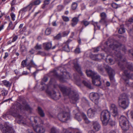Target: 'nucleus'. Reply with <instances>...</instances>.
Instances as JSON below:
<instances>
[{"instance_id":"nucleus-1","label":"nucleus","mask_w":133,"mask_h":133,"mask_svg":"<svg viewBox=\"0 0 133 133\" xmlns=\"http://www.w3.org/2000/svg\"><path fill=\"white\" fill-rule=\"evenodd\" d=\"M106 44L107 45H109L110 48L115 51V52H114L115 55L121 59L122 56L120 52L118 50L119 49H121L125 52L126 49L124 45L121 44L116 41L111 39H108Z\"/></svg>"},{"instance_id":"nucleus-2","label":"nucleus","mask_w":133,"mask_h":133,"mask_svg":"<svg viewBox=\"0 0 133 133\" xmlns=\"http://www.w3.org/2000/svg\"><path fill=\"white\" fill-rule=\"evenodd\" d=\"M31 109V108L26 103H23L22 105H21L20 103H17V105L15 106L14 108L11 109V112L10 111H8L3 115V116L10 115L15 116H21V115L19 114V110L20 111H22L24 110L30 111Z\"/></svg>"},{"instance_id":"nucleus-3","label":"nucleus","mask_w":133,"mask_h":133,"mask_svg":"<svg viewBox=\"0 0 133 133\" xmlns=\"http://www.w3.org/2000/svg\"><path fill=\"white\" fill-rule=\"evenodd\" d=\"M59 87L64 96H69L71 102L75 103L79 99L78 95L76 90H71L70 89L63 85H59Z\"/></svg>"},{"instance_id":"nucleus-4","label":"nucleus","mask_w":133,"mask_h":133,"mask_svg":"<svg viewBox=\"0 0 133 133\" xmlns=\"http://www.w3.org/2000/svg\"><path fill=\"white\" fill-rule=\"evenodd\" d=\"M86 73L88 77H91L92 80V83L97 86L101 85L100 76L97 73L91 70L86 71Z\"/></svg>"},{"instance_id":"nucleus-5","label":"nucleus","mask_w":133,"mask_h":133,"mask_svg":"<svg viewBox=\"0 0 133 133\" xmlns=\"http://www.w3.org/2000/svg\"><path fill=\"white\" fill-rule=\"evenodd\" d=\"M118 102L120 107L124 109L128 107L129 104L128 95L125 94L121 95L120 96Z\"/></svg>"},{"instance_id":"nucleus-6","label":"nucleus","mask_w":133,"mask_h":133,"mask_svg":"<svg viewBox=\"0 0 133 133\" xmlns=\"http://www.w3.org/2000/svg\"><path fill=\"white\" fill-rule=\"evenodd\" d=\"M120 125L123 129L127 130L129 129V125L128 123L127 119L126 117H120L119 118Z\"/></svg>"},{"instance_id":"nucleus-7","label":"nucleus","mask_w":133,"mask_h":133,"mask_svg":"<svg viewBox=\"0 0 133 133\" xmlns=\"http://www.w3.org/2000/svg\"><path fill=\"white\" fill-rule=\"evenodd\" d=\"M34 130L37 133H45V128L41 124H37L33 126Z\"/></svg>"},{"instance_id":"nucleus-8","label":"nucleus","mask_w":133,"mask_h":133,"mask_svg":"<svg viewBox=\"0 0 133 133\" xmlns=\"http://www.w3.org/2000/svg\"><path fill=\"white\" fill-rule=\"evenodd\" d=\"M105 68L108 74L110 81L112 82L114 81V78L115 74L114 71L108 66H106Z\"/></svg>"},{"instance_id":"nucleus-9","label":"nucleus","mask_w":133,"mask_h":133,"mask_svg":"<svg viewBox=\"0 0 133 133\" xmlns=\"http://www.w3.org/2000/svg\"><path fill=\"white\" fill-rule=\"evenodd\" d=\"M89 97L91 100L94 101L96 104H97L98 103L99 96L98 93H91L90 94Z\"/></svg>"},{"instance_id":"nucleus-10","label":"nucleus","mask_w":133,"mask_h":133,"mask_svg":"<svg viewBox=\"0 0 133 133\" xmlns=\"http://www.w3.org/2000/svg\"><path fill=\"white\" fill-rule=\"evenodd\" d=\"M110 110L112 111V115L113 116L119 115V113L117 111V107L113 104H111L110 106Z\"/></svg>"},{"instance_id":"nucleus-11","label":"nucleus","mask_w":133,"mask_h":133,"mask_svg":"<svg viewBox=\"0 0 133 133\" xmlns=\"http://www.w3.org/2000/svg\"><path fill=\"white\" fill-rule=\"evenodd\" d=\"M4 126L5 129H4L3 131V133H14V130L13 128L9 126L7 123L4 124Z\"/></svg>"},{"instance_id":"nucleus-12","label":"nucleus","mask_w":133,"mask_h":133,"mask_svg":"<svg viewBox=\"0 0 133 133\" xmlns=\"http://www.w3.org/2000/svg\"><path fill=\"white\" fill-rule=\"evenodd\" d=\"M73 64L74 65V67L76 70L81 76H82L83 74L81 71V68L79 65L77 64V60L75 59L73 60Z\"/></svg>"},{"instance_id":"nucleus-13","label":"nucleus","mask_w":133,"mask_h":133,"mask_svg":"<svg viewBox=\"0 0 133 133\" xmlns=\"http://www.w3.org/2000/svg\"><path fill=\"white\" fill-rule=\"evenodd\" d=\"M63 73L62 76H59V78L61 81L64 82L65 81V79H69L70 76L69 73L67 72L64 71Z\"/></svg>"},{"instance_id":"nucleus-14","label":"nucleus","mask_w":133,"mask_h":133,"mask_svg":"<svg viewBox=\"0 0 133 133\" xmlns=\"http://www.w3.org/2000/svg\"><path fill=\"white\" fill-rule=\"evenodd\" d=\"M110 117H101V119L103 125L106 126L108 123Z\"/></svg>"},{"instance_id":"nucleus-15","label":"nucleus","mask_w":133,"mask_h":133,"mask_svg":"<svg viewBox=\"0 0 133 133\" xmlns=\"http://www.w3.org/2000/svg\"><path fill=\"white\" fill-rule=\"evenodd\" d=\"M93 126L94 129L96 131H99L101 128L100 125L98 122H96L93 123Z\"/></svg>"},{"instance_id":"nucleus-16","label":"nucleus","mask_w":133,"mask_h":133,"mask_svg":"<svg viewBox=\"0 0 133 133\" xmlns=\"http://www.w3.org/2000/svg\"><path fill=\"white\" fill-rule=\"evenodd\" d=\"M52 43L51 42H46L43 44V47L46 50H48L52 48Z\"/></svg>"},{"instance_id":"nucleus-17","label":"nucleus","mask_w":133,"mask_h":133,"mask_svg":"<svg viewBox=\"0 0 133 133\" xmlns=\"http://www.w3.org/2000/svg\"><path fill=\"white\" fill-rule=\"evenodd\" d=\"M131 72L132 71H130V70H125L124 72L126 77L128 78H130L133 76V75L131 73Z\"/></svg>"},{"instance_id":"nucleus-18","label":"nucleus","mask_w":133,"mask_h":133,"mask_svg":"<svg viewBox=\"0 0 133 133\" xmlns=\"http://www.w3.org/2000/svg\"><path fill=\"white\" fill-rule=\"evenodd\" d=\"M46 92L53 98V99H55L56 98V92L54 91H53L52 92L47 90L46 91Z\"/></svg>"},{"instance_id":"nucleus-19","label":"nucleus","mask_w":133,"mask_h":133,"mask_svg":"<svg viewBox=\"0 0 133 133\" xmlns=\"http://www.w3.org/2000/svg\"><path fill=\"white\" fill-rule=\"evenodd\" d=\"M101 18L99 21L100 23H104L105 22V19L106 18V15L104 12H102L101 14Z\"/></svg>"},{"instance_id":"nucleus-20","label":"nucleus","mask_w":133,"mask_h":133,"mask_svg":"<svg viewBox=\"0 0 133 133\" xmlns=\"http://www.w3.org/2000/svg\"><path fill=\"white\" fill-rule=\"evenodd\" d=\"M79 21L78 18L76 17L73 18L71 20L72 23L71 25L72 27L74 26Z\"/></svg>"},{"instance_id":"nucleus-21","label":"nucleus","mask_w":133,"mask_h":133,"mask_svg":"<svg viewBox=\"0 0 133 133\" xmlns=\"http://www.w3.org/2000/svg\"><path fill=\"white\" fill-rule=\"evenodd\" d=\"M101 116H110V114L109 111L105 110L102 112L101 114Z\"/></svg>"},{"instance_id":"nucleus-22","label":"nucleus","mask_w":133,"mask_h":133,"mask_svg":"<svg viewBox=\"0 0 133 133\" xmlns=\"http://www.w3.org/2000/svg\"><path fill=\"white\" fill-rule=\"evenodd\" d=\"M68 41H67L66 43H64L63 44V49L67 52H69L70 50L68 44Z\"/></svg>"},{"instance_id":"nucleus-23","label":"nucleus","mask_w":133,"mask_h":133,"mask_svg":"<svg viewBox=\"0 0 133 133\" xmlns=\"http://www.w3.org/2000/svg\"><path fill=\"white\" fill-rule=\"evenodd\" d=\"M36 66L35 64L34 63L32 60L30 61V62L28 64H27V69L30 70V68L31 67H34Z\"/></svg>"},{"instance_id":"nucleus-24","label":"nucleus","mask_w":133,"mask_h":133,"mask_svg":"<svg viewBox=\"0 0 133 133\" xmlns=\"http://www.w3.org/2000/svg\"><path fill=\"white\" fill-rule=\"evenodd\" d=\"M70 117H58V119L61 121L66 122L67 120L69 119Z\"/></svg>"},{"instance_id":"nucleus-25","label":"nucleus","mask_w":133,"mask_h":133,"mask_svg":"<svg viewBox=\"0 0 133 133\" xmlns=\"http://www.w3.org/2000/svg\"><path fill=\"white\" fill-rule=\"evenodd\" d=\"M16 117V120L18 123L19 124L24 123L23 117Z\"/></svg>"},{"instance_id":"nucleus-26","label":"nucleus","mask_w":133,"mask_h":133,"mask_svg":"<svg viewBox=\"0 0 133 133\" xmlns=\"http://www.w3.org/2000/svg\"><path fill=\"white\" fill-rule=\"evenodd\" d=\"M83 83L84 85L87 88L90 89H92V87L91 86L90 83L89 82H87L85 81H83Z\"/></svg>"},{"instance_id":"nucleus-27","label":"nucleus","mask_w":133,"mask_h":133,"mask_svg":"<svg viewBox=\"0 0 133 133\" xmlns=\"http://www.w3.org/2000/svg\"><path fill=\"white\" fill-rule=\"evenodd\" d=\"M97 22H94L93 21H92V24L94 26L95 30L96 29H100V26L97 25Z\"/></svg>"},{"instance_id":"nucleus-28","label":"nucleus","mask_w":133,"mask_h":133,"mask_svg":"<svg viewBox=\"0 0 133 133\" xmlns=\"http://www.w3.org/2000/svg\"><path fill=\"white\" fill-rule=\"evenodd\" d=\"M85 123H89L90 122V117H82Z\"/></svg>"},{"instance_id":"nucleus-29","label":"nucleus","mask_w":133,"mask_h":133,"mask_svg":"<svg viewBox=\"0 0 133 133\" xmlns=\"http://www.w3.org/2000/svg\"><path fill=\"white\" fill-rule=\"evenodd\" d=\"M2 82L4 85L6 87H10L11 86V83L9 81L6 80H4Z\"/></svg>"},{"instance_id":"nucleus-30","label":"nucleus","mask_w":133,"mask_h":133,"mask_svg":"<svg viewBox=\"0 0 133 133\" xmlns=\"http://www.w3.org/2000/svg\"><path fill=\"white\" fill-rule=\"evenodd\" d=\"M108 124L111 126H113L115 125V122L114 120L110 118Z\"/></svg>"},{"instance_id":"nucleus-31","label":"nucleus","mask_w":133,"mask_h":133,"mask_svg":"<svg viewBox=\"0 0 133 133\" xmlns=\"http://www.w3.org/2000/svg\"><path fill=\"white\" fill-rule=\"evenodd\" d=\"M38 112L41 116H44V113L41 108L39 107H38Z\"/></svg>"},{"instance_id":"nucleus-32","label":"nucleus","mask_w":133,"mask_h":133,"mask_svg":"<svg viewBox=\"0 0 133 133\" xmlns=\"http://www.w3.org/2000/svg\"><path fill=\"white\" fill-rule=\"evenodd\" d=\"M51 31V28H47L45 31V34L46 35H48L50 34Z\"/></svg>"},{"instance_id":"nucleus-33","label":"nucleus","mask_w":133,"mask_h":133,"mask_svg":"<svg viewBox=\"0 0 133 133\" xmlns=\"http://www.w3.org/2000/svg\"><path fill=\"white\" fill-rule=\"evenodd\" d=\"M28 60L27 58L25 60H23L22 62L21 65L23 68L25 67H27V64H26V61Z\"/></svg>"},{"instance_id":"nucleus-34","label":"nucleus","mask_w":133,"mask_h":133,"mask_svg":"<svg viewBox=\"0 0 133 133\" xmlns=\"http://www.w3.org/2000/svg\"><path fill=\"white\" fill-rule=\"evenodd\" d=\"M34 48L37 50L41 49H42V45L38 43H37L34 47Z\"/></svg>"},{"instance_id":"nucleus-35","label":"nucleus","mask_w":133,"mask_h":133,"mask_svg":"<svg viewBox=\"0 0 133 133\" xmlns=\"http://www.w3.org/2000/svg\"><path fill=\"white\" fill-rule=\"evenodd\" d=\"M50 0H45L44 2V3L43 4L42 8L44 9L45 8V5L48 4L49 3Z\"/></svg>"},{"instance_id":"nucleus-36","label":"nucleus","mask_w":133,"mask_h":133,"mask_svg":"<svg viewBox=\"0 0 133 133\" xmlns=\"http://www.w3.org/2000/svg\"><path fill=\"white\" fill-rule=\"evenodd\" d=\"M77 6V4L76 2L73 3L71 5V8L73 10L76 9Z\"/></svg>"},{"instance_id":"nucleus-37","label":"nucleus","mask_w":133,"mask_h":133,"mask_svg":"<svg viewBox=\"0 0 133 133\" xmlns=\"http://www.w3.org/2000/svg\"><path fill=\"white\" fill-rule=\"evenodd\" d=\"M94 111L91 109H89L87 112V114H88V116H92V114H94Z\"/></svg>"},{"instance_id":"nucleus-38","label":"nucleus","mask_w":133,"mask_h":133,"mask_svg":"<svg viewBox=\"0 0 133 133\" xmlns=\"http://www.w3.org/2000/svg\"><path fill=\"white\" fill-rule=\"evenodd\" d=\"M127 64L126 65V67L127 68V69H129L131 70H133V66H132V64H130L128 63H127Z\"/></svg>"},{"instance_id":"nucleus-39","label":"nucleus","mask_w":133,"mask_h":133,"mask_svg":"<svg viewBox=\"0 0 133 133\" xmlns=\"http://www.w3.org/2000/svg\"><path fill=\"white\" fill-rule=\"evenodd\" d=\"M1 92V94L2 96H5L7 95L8 93V91L6 90L3 89L2 90Z\"/></svg>"},{"instance_id":"nucleus-40","label":"nucleus","mask_w":133,"mask_h":133,"mask_svg":"<svg viewBox=\"0 0 133 133\" xmlns=\"http://www.w3.org/2000/svg\"><path fill=\"white\" fill-rule=\"evenodd\" d=\"M28 10L29 11V10L28 9L27 7L26 6L22 9L19 11V12L21 13L23 12H25Z\"/></svg>"},{"instance_id":"nucleus-41","label":"nucleus","mask_w":133,"mask_h":133,"mask_svg":"<svg viewBox=\"0 0 133 133\" xmlns=\"http://www.w3.org/2000/svg\"><path fill=\"white\" fill-rule=\"evenodd\" d=\"M62 37L61 34L60 33L58 34L56 36L54 37V39L56 40H58Z\"/></svg>"},{"instance_id":"nucleus-42","label":"nucleus","mask_w":133,"mask_h":133,"mask_svg":"<svg viewBox=\"0 0 133 133\" xmlns=\"http://www.w3.org/2000/svg\"><path fill=\"white\" fill-rule=\"evenodd\" d=\"M41 2L40 0H36L34 2H32L34 5H38Z\"/></svg>"},{"instance_id":"nucleus-43","label":"nucleus","mask_w":133,"mask_h":133,"mask_svg":"<svg viewBox=\"0 0 133 133\" xmlns=\"http://www.w3.org/2000/svg\"><path fill=\"white\" fill-rule=\"evenodd\" d=\"M12 23L11 22H10L9 24V25L7 29L8 30H9L11 29L12 30H13L14 28V27L13 28H12Z\"/></svg>"},{"instance_id":"nucleus-44","label":"nucleus","mask_w":133,"mask_h":133,"mask_svg":"<svg viewBox=\"0 0 133 133\" xmlns=\"http://www.w3.org/2000/svg\"><path fill=\"white\" fill-rule=\"evenodd\" d=\"M26 27H24L22 29H21L19 30L20 33L21 34H23L24 32L26 31Z\"/></svg>"},{"instance_id":"nucleus-45","label":"nucleus","mask_w":133,"mask_h":133,"mask_svg":"<svg viewBox=\"0 0 133 133\" xmlns=\"http://www.w3.org/2000/svg\"><path fill=\"white\" fill-rule=\"evenodd\" d=\"M118 32L120 34H122L125 32V30L124 28H121L119 29Z\"/></svg>"},{"instance_id":"nucleus-46","label":"nucleus","mask_w":133,"mask_h":133,"mask_svg":"<svg viewBox=\"0 0 133 133\" xmlns=\"http://www.w3.org/2000/svg\"><path fill=\"white\" fill-rule=\"evenodd\" d=\"M76 116H86V115H85V114L83 113H77L76 114Z\"/></svg>"},{"instance_id":"nucleus-47","label":"nucleus","mask_w":133,"mask_h":133,"mask_svg":"<svg viewBox=\"0 0 133 133\" xmlns=\"http://www.w3.org/2000/svg\"><path fill=\"white\" fill-rule=\"evenodd\" d=\"M62 18L63 20L64 21L68 22L69 20V17L67 16H62Z\"/></svg>"},{"instance_id":"nucleus-48","label":"nucleus","mask_w":133,"mask_h":133,"mask_svg":"<svg viewBox=\"0 0 133 133\" xmlns=\"http://www.w3.org/2000/svg\"><path fill=\"white\" fill-rule=\"evenodd\" d=\"M85 26H87L89 24V22L83 20L82 22Z\"/></svg>"},{"instance_id":"nucleus-49","label":"nucleus","mask_w":133,"mask_h":133,"mask_svg":"<svg viewBox=\"0 0 133 133\" xmlns=\"http://www.w3.org/2000/svg\"><path fill=\"white\" fill-rule=\"evenodd\" d=\"M33 5H34V4H33V3L31 2V3H30L29 5L27 6L28 9L29 10V11L31 9L32 6Z\"/></svg>"},{"instance_id":"nucleus-50","label":"nucleus","mask_w":133,"mask_h":133,"mask_svg":"<svg viewBox=\"0 0 133 133\" xmlns=\"http://www.w3.org/2000/svg\"><path fill=\"white\" fill-rule=\"evenodd\" d=\"M62 133H71L68 131L66 129L63 128Z\"/></svg>"},{"instance_id":"nucleus-51","label":"nucleus","mask_w":133,"mask_h":133,"mask_svg":"<svg viewBox=\"0 0 133 133\" xmlns=\"http://www.w3.org/2000/svg\"><path fill=\"white\" fill-rule=\"evenodd\" d=\"M62 114V115H61V116H69L70 115L69 113L67 112H65V113L64 112Z\"/></svg>"},{"instance_id":"nucleus-52","label":"nucleus","mask_w":133,"mask_h":133,"mask_svg":"<svg viewBox=\"0 0 133 133\" xmlns=\"http://www.w3.org/2000/svg\"><path fill=\"white\" fill-rule=\"evenodd\" d=\"M112 6L114 9H117L118 7V5L116 3H113L111 4Z\"/></svg>"},{"instance_id":"nucleus-53","label":"nucleus","mask_w":133,"mask_h":133,"mask_svg":"<svg viewBox=\"0 0 133 133\" xmlns=\"http://www.w3.org/2000/svg\"><path fill=\"white\" fill-rule=\"evenodd\" d=\"M10 16L12 20L13 21H15V15L13 13H12L11 14Z\"/></svg>"},{"instance_id":"nucleus-54","label":"nucleus","mask_w":133,"mask_h":133,"mask_svg":"<svg viewBox=\"0 0 133 133\" xmlns=\"http://www.w3.org/2000/svg\"><path fill=\"white\" fill-rule=\"evenodd\" d=\"M69 31H65L63 32V36H67L69 34Z\"/></svg>"},{"instance_id":"nucleus-55","label":"nucleus","mask_w":133,"mask_h":133,"mask_svg":"<svg viewBox=\"0 0 133 133\" xmlns=\"http://www.w3.org/2000/svg\"><path fill=\"white\" fill-rule=\"evenodd\" d=\"M21 50L22 52L26 51L25 48L24 46H21Z\"/></svg>"},{"instance_id":"nucleus-56","label":"nucleus","mask_w":133,"mask_h":133,"mask_svg":"<svg viewBox=\"0 0 133 133\" xmlns=\"http://www.w3.org/2000/svg\"><path fill=\"white\" fill-rule=\"evenodd\" d=\"M63 8V7L62 5H59L57 7V9L58 11H61L62 10Z\"/></svg>"},{"instance_id":"nucleus-57","label":"nucleus","mask_w":133,"mask_h":133,"mask_svg":"<svg viewBox=\"0 0 133 133\" xmlns=\"http://www.w3.org/2000/svg\"><path fill=\"white\" fill-rule=\"evenodd\" d=\"M127 116H133V111H130V112H128L127 114Z\"/></svg>"},{"instance_id":"nucleus-58","label":"nucleus","mask_w":133,"mask_h":133,"mask_svg":"<svg viewBox=\"0 0 133 133\" xmlns=\"http://www.w3.org/2000/svg\"><path fill=\"white\" fill-rule=\"evenodd\" d=\"M75 53L76 54H78L80 52V49L78 48H76L75 50Z\"/></svg>"},{"instance_id":"nucleus-59","label":"nucleus","mask_w":133,"mask_h":133,"mask_svg":"<svg viewBox=\"0 0 133 133\" xmlns=\"http://www.w3.org/2000/svg\"><path fill=\"white\" fill-rule=\"evenodd\" d=\"M18 38V37L17 36H15L14 37H13L12 42H14Z\"/></svg>"},{"instance_id":"nucleus-60","label":"nucleus","mask_w":133,"mask_h":133,"mask_svg":"<svg viewBox=\"0 0 133 133\" xmlns=\"http://www.w3.org/2000/svg\"><path fill=\"white\" fill-rule=\"evenodd\" d=\"M109 63L110 64H114V62L113 61L112 59L110 58L109 59Z\"/></svg>"},{"instance_id":"nucleus-61","label":"nucleus","mask_w":133,"mask_h":133,"mask_svg":"<svg viewBox=\"0 0 133 133\" xmlns=\"http://www.w3.org/2000/svg\"><path fill=\"white\" fill-rule=\"evenodd\" d=\"M74 117L75 118L78 120V121H81L82 118L80 117Z\"/></svg>"},{"instance_id":"nucleus-62","label":"nucleus","mask_w":133,"mask_h":133,"mask_svg":"<svg viewBox=\"0 0 133 133\" xmlns=\"http://www.w3.org/2000/svg\"><path fill=\"white\" fill-rule=\"evenodd\" d=\"M39 118V117H34V119L35 123H36L37 122V120Z\"/></svg>"},{"instance_id":"nucleus-63","label":"nucleus","mask_w":133,"mask_h":133,"mask_svg":"<svg viewBox=\"0 0 133 133\" xmlns=\"http://www.w3.org/2000/svg\"><path fill=\"white\" fill-rule=\"evenodd\" d=\"M71 1V0H64V3L65 4H68Z\"/></svg>"},{"instance_id":"nucleus-64","label":"nucleus","mask_w":133,"mask_h":133,"mask_svg":"<svg viewBox=\"0 0 133 133\" xmlns=\"http://www.w3.org/2000/svg\"><path fill=\"white\" fill-rule=\"evenodd\" d=\"M16 3V1L15 0H13L11 3V6H13V5L15 4Z\"/></svg>"}]
</instances>
